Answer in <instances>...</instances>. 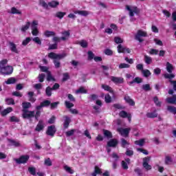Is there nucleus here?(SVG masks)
Returning a JSON list of instances; mask_svg holds the SVG:
<instances>
[{"label": "nucleus", "mask_w": 176, "mask_h": 176, "mask_svg": "<svg viewBox=\"0 0 176 176\" xmlns=\"http://www.w3.org/2000/svg\"><path fill=\"white\" fill-rule=\"evenodd\" d=\"M8 64V60L3 59L0 62V72L2 75H10L13 72V67L6 66Z\"/></svg>", "instance_id": "1"}, {"label": "nucleus", "mask_w": 176, "mask_h": 176, "mask_svg": "<svg viewBox=\"0 0 176 176\" xmlns=\"http://www.w3.org/2000/svg\"><path fill=\"white\" fill-rule=\"evenodd\" d=\"M66 56L67 54H57L54 52H51L48 54L49 58L54 60V63L56 68H60V61L58 60L64 58V57H66Z\"/></svg>", "instance_id": "2"}, {"label": "nucleus", "mask_w": 176, "mask_h": 176, "mask_svg": "<svg viewBox=\"0 0 176 176\" xmlns=\"http://www.w3.org/2000/svg\"><path fill=\"white\" fill-rule=\"evenodd\" d=\"M126 9L129 12V16L131 17V21H134L135 19L134 17V14H137L138 13V8L135 6H126Z\"/></svg>", "instance_id": "3"}, {"label": "nucleus", "mask_w": 176, "mask_h": 176, "mask_svg": "<svg viewBox=\"0 0 176 176\" xmlns=\"http://www.w3.org/2000/svg\"><path fill=\"white\" fill-rule=\"evenodd\" d=\"M98 175H102V176H110L109 171L105 170L104 173H102V170H101V168H100V167L96 166L94 167V170L91 174V176H97Z\"/></svg>", "instance_id": "4"}, {"label": "nucleus", "mask_w": 176, "mask_h": 176, "mask_svg": "<svg viewBox=\"0 0 176 176\" xmlns=\"http://www.w3.org/2000/svg\"><path fill=\"white\" fill-rule=\"evenodd\" d=\"M14 160L16 164H25V163H28V160H30V155H21L19 158H16Z\"/></svg>", "instance_id": "5"}, {"label": "nucleus", "mask_w": 176, "mask_h": 176, "mask_svg": "<svg viewBox=\"0 0 176 176\" xmlns=\"http://www.w3.org/2000/svg\"><path fill=\"white\" fill-rule=\"evenodd\" d=\"M147 35L148 34L146 31L139 30L135 36V39H136V41H138L139 42H142L144 40L141 38L147 36Z\"/></svg>", "instance_id": "6"}, {"label": "nucleus", "mask_w": 176, "mask_h": 176, "mask_svg": "<svg viewBox=\"0 0 176 176\" xmlns=\"http://www.w3.org/2000/svg\"><path fill=\"white\" fill-rule=\"evenodd\" d=\"M164 76L166 79H169V82H170V85H173V89L175 90V91H176V81L171 80L175 78V75H174V74H169L168 73H166L164 74Z\"/></svg>", "instance_id": "7"}, {"label": "nucleus", "mask_w": 176, "mask_h": 176, "mask_svg": "<svg viewBox=\"0 0 176 176\" xmlns=\"http://www.w3.org/2000/svg\"><path fill=\"white\" fill-rule=\"evenodd\" d=\"M32 34L34 36H38L39 30H38V21H33L31 24Z\"/></svg>", "instance_id": "8"}, {"label": "nucleus", "mask_w": 176, "mask_h": 176, "mask_svg": "<svg viewBox=\"0 0 176 176\" xmlns=\"http://www.w3.org/2000/svg\"><path fill=\"white\" fill-rule=\"evenodd\" d=\"M118 144H119V140H118V139L113 138L108 141L107 145L109 148H116Z\"/></svg>", "instance_id": "9"}, {"label": "nucleus", "mask_w": 176, "mask_h": 176, "mask_svg": "<svg viewBox=\"0 0 176 176\" xmlns=\"http://www.w3.org/2000/svg\"><path fill=\"white\" fill-rule=\"evenodd\" d=\"M118 53H131V50L130 48H127L126 47H124L122 45H119L118 46Z\"/></svg>", "instance_id": "10"}, {"label": "nucleus", "mask_w": 176, "mask_h": 176, "mask_svg": "<svg viewBox=\"0 0 176 176\" xmlns=\"http://www.w3.org/2000/svg\"><path fill=\"white\" fill-rule=\"evenodd\" d=\"M23 118H24V119H28V118H32L35 115L34 111H27V109H23Z\"/></svg>", "instance_id": "11"}, {"label": "nucleus", "mask_w": 176, "mask_h": 176, "mask_svg": "<svg viewBox=\"0 0 176 176\" xmlns=\"http://www.w3.org/2000/svg\"><path fill=\"white\" fill-rule=\"evenodd\" d=\"M8 47L10 48V50H11L12 53H19V50H17V45L14 43L10 41L8 43Z\"/></svg>", "instance_id": "12"}, {"label": "nucleus", "mask_w": 176, "mask_h": 176, "mask_svg": "<svg viewBox=\"0 0 176 176\" xmlns=\"http://www.w3.org/2000/svg\"><path fill=\"white\" fill-rule=\"evenodd\" d=\"M119 116H120V118H127L129 122H131V114L127 113V112L124 111L120 112Z\"/></svg>", "instance_id": "13"}, {"label": "nucleus", "mask_w": 176, "mask_h": 176, "mask_svg": "<svg viewBox=\"0 0 176 176\" xmlns=\"http://www.w3.org/2000/svg\"><path fill=\"white\" fill-rule=\"evenodd\" d=\"M111 79V81L113 82V83H116V85L123 83V78L122 77L112 76Z\"/></svg>", "instance_id": "14"}, {"label": "nucleus", "mask_w": 176, "mask_h": 176, "mask_svg": "<svg viewBox=\"0 0 176 176\" xmlns=\"http://www.w3.org/2000/svg\"><path fill=\"white\" fill-rule=\"evenodd\" d=\"M74 14H79L80 16H89V11H85V10H76L74 11Z\"/></svg>", "instance_id": "15"}, {"label": "nucleus", "mask_w": 176, "mask_h": 176, "mask_svg": "<svg viewBox=\"0 0 176 176\" xmlns=\"http://www.w3.org/2000/svg\"><path fill=\"white\" fill-rule=\"evenodd\" d=\"M124 100L126 101V102L127 104H129V105H131L132 107L135 105V102H134V100H133V99L130 98V96H126L124 97Z\"/></svg>", "instance_id": "16"}, {"label": "nucleus", "mask_w": 176, "mask_h": 176, "mask_svg": "<svg viewBox=\"0 0 176 176\" xmlns=\"http://www.w3.org/2000/svg\"><path fill=\"white\" fill-rule=\"evenodd\" d=\"M50 104V101L49 100H45L43 101L41 105L36 107V110L39 111L42 107H49V104Z\"/></svg>", "instance_id": "17"}, {"label": "nucleus", "mask_w": 176, "mask_h": 176, "mask_svg": "<svg viewBox=\"0 0 176 176\" xmlns=\"http://www.w3.org/2000/svg\"><path fill=\"white\" fill-rule=\"evenodd\" d=\"M8 142L11 144V145L12 146H15L16 148L19 147V146H21V144H20V142L12 140V139H8Z\"/></svg>", "instance_id": "18"}, {"label": "nucleus", "mask_w": 176, "mask_h": 176, "mask_svg": "<svg viewBox=\"0 0 176 176\" xmlns=\"http://www.w3.org/2000/svg\"><path fill=\"white\" fill-rule=\"evenodd\" d=\"M142 78L140 77H136L133 79L132 81L129 82V85L131 86L133 83H142Z\"/></svg>", "instance_id": "19"}, {"label": "nucleus", "mask_w": 176, "mask_h": 176, "mask_svg": "<svg viewBox=\"0 0 176 176\" xmlns=\"http://www.w3.org/2000/svg\"><path fill=\"white\" fill-rule=\"evenodd\" d=\"M62 35L63 36L61 37V40L62 41H67V39H68V38H69V31H65L63 32H62Z\"/></svg>", "instance_id": "20"}, {"label": "nucleus", "mask_w": 176, "mask_h": 176, "mask_svg": "<svg viewBox=\"0 0 176 176\" xmlns=\"http://www.w3.org/2000/svg\"><path fill=\"white\" fill-rule=\"evenodd\" d=\"M166 102L168 104H175L176 105V95H174L172 98H167Z\"/></svg>", "instance_id": "21"}, {"label": "nucleus", "mask_w": 176, "mask_h": 176, "mask_svg": "<svg viewBox=\"0 0 176 176\" xmlns=\"http://www.w3.org/2000/svg\"><path fill=\"white\" fill-rule=\"evenodd\" d=\"M43 130V121L40 120L36 127V131H42Z\"/></svg>", "instance_id": "22"}, {"label": "nucleus", "mask_w": 176, "mask_h": 176, "mask_svg": "<svg viewBox=\"0 0 176 176\" xmlns=\"http://www.w3.org/2000/svg\"><path fill=\"white\" fill-rule=\"evenodd\" d=\"M47 80L48 82H54V80H56L54 77L52 76V73L50 72H47Z\"/></svg>", "instance_id": "23"}, {"label": "nucleus", "mask_w": 176, "mask_h": 176, "mask_svg": "<svg viewBox=\"0 0 176 176\" xmlns=\"http://www.w3.org/2000/svg\"><path fill=\"white\" fill-rule=\"evenodd\" d=\"M60 5V3L58 1H52L51 2L48 3V6L50 8H57Z\"/></svg>", "instance_id": "24"}, {"label": "nucleus", "mask_w": 176, "mask_h": 176, "mask_svg": "<svg viewBox=\"0 0 176 176\" xmlns=\"http://www.w3.org/2000/svg\"><path fill=\"white\" fill-rule=\"evenodd\" d=\"M12 111H13V109L12 107H8L1 112V115L2 116H6V115H8V113H10Z\"/></svg>", "instance_id": "25"}, {"label": "nucleus", "mask_w": 176, "mask_h": 176, "mask_svg": "<svg viewBox=\"0 0 176 176\" xmlns=\"http://www.w3.org/2000/svg\"><path fill=\"white\" fill-rule=\"evenodd\" d=\"M65 118L64 128L67 129L69 126V123H71V118H69L68 116H65Z\"/></svg>", "instance_id": "26"}, {"label": "nucleus", "mask_w": 176, "mask_h": 176, "mask_svg": "<svg viewBox=\"0 0 176 176\" xmlns=\"http://www.w3.org/2000/svg\"><path fill=\"white\" fill-rule=\"evenodd\" d=\"M174 69V66L171 65L170 63H166V70L169 74H171L173 72V70Z\"/></svg>", "instance_id": "27"}, {"label": "nucleus", "mask_w": 176, "mask_h": 176, "mask_svg": "<svg viewBox=\"0 0 176 176\" xmlns=\"http://www.w3.org/2000/svg\"><path fill=\"white\" fill-rule=\"evenodd\" d=\"M44 35L47 38H50V36H54V35H56V33L54 32L47 30L44 32Z\"/></svg>", "instance_id": "28"}, {"label": "nucleus", "mask_w": 176, "mask_h": 176, "mask_svg": "<svg viewBox=\"0 0 176 176\" xmlns=\"http://www.w3.org/2000/svg\"><path fill=\"white\" fill-rule=\"evenodd\" d=\"M10 13H11V14H21V11H19L17 8H16L15 7H12L11 8V11L10 12Z\"/></svg>", "instance_id": "29"}, {"label": "nucleus", "mask_w": 176, "mask_h": 176, "mask_svg": "<svg viewBox=\"0 0 176 176\" xmlns=\"http://www.w3.org/2000/svg\"><path fill=\"white\" fill-rule=\"evenodd\" d=\"M30 25H31V23L27 22L25 25L22 26V28H21L22 32H25V31H27V30L30 28Z\"/></svg>", "instance_id": "30"}, {"label": "nucleus", "mask_w": 176, "mask_h": 176, "mask_svg": "<svg viewBox=\"0 0 176 176\" xmlns=\"http://www.w3.org/2000/svg\"><path fill=\"white\" fill-rule=\"evenodd\" d=\"M135 145H139L140 146H144L145 144V139H140L139 140L135 141Z\"/></svg>", "instance_id": "31"}, {"label": "nucleus", "mask_w": 176, "mask_h": 176, "mask_svg": "<svg viewBox=\"0 0 176 176\" xmlns=\"http://www.w3.org/2000/svg\"><path fill=\"white\" fill-rule=\"evenodd\" d=\"M96 104L98 106H95L94 107V109H95V111H96V112H98L99 109H100V107H101L102 105V102H101V100H96Z\"/></svg>", "instance_id": "32"}, {"label": "nucleus", "mask_w": 176, "mask_h": 176, "mask_svg": "<svg viewBox=\"0 0 176 176\" xmlns=\"http://www.w3.org/2000/svg\"><path fill=\"white\" fill-rule=\"evenodd\" d=\"M131 130L130 128H119L118 131V133H130Z\"/></svg>", "instance_id": "33"}, {"label": "nucleus", "mask_w": 176, "mask_h": 176, "mask_svg": "<svg viewBox=\"0 0 176 176\" xmlns=\"http://www.w3.org/2000/svg\"><path fill=\"white\" fill-rule=\"evenodd\" d=\"M146 116L147 118H157V113H156V111L147 113Z\"/></svg>", "instance_id": "34"}, {"label": "nucleus", "mask_w": 176, "mask_h": 176, "mask_svg": "<svg viewBox=\"0 0 176 176\" xmlns=\"http://www.w3.org/2000/svg\"><path fill=\"white\" fill-rule=\"evenodd\" d=\"M85 93H87V91L83 87H80L78 90L76 91V94H83Z\"/></svg>", "instance_id": "35"}, {"label": "nucleus", "mask_w": 176, "mask_h": 176, "mask_svg": "<svg viewBox=\"0 0 176 176\" xmlns=\"http://www.w3.org/2000/svg\"><path fill=\"white\" fill-rule=\"evenodd\" d=\"M126 145H130V143L127 142L124 138L121 139V146L122 148H126Z\"/></svg>", "instance_id": "36"}, {"label": "nucleus", "mask_w": 176, "mask_h": 176, "mask_svg": "<svg viewBox=\"0 0 176 176\" xmlns=\"http://www.w3.org/2000/svg\"><path fill=\"white\" fill-rule=\"evenodd\" d=\"M28 170L31 175H36V169L35 167H29Z\"/></svg>", "instance_id": "37"}, {"label": "nucleus", "mask_w": 176, "mask_h": 176, "mask_svg": "<svg viewBox=\"0 0 176 176\" xmlns=\"http://www.w3.org/2000/svg\"><path fill=\"white\" fill-rule=\"evenodd\" d=\"M57 129H56V126L54 125H52L48 127L47 133H56Z\"/></svg>", "instance_id": "38"}, {"label": "nucleus", "mask_w": 176, "mask_h": 176, "mask_svg": "<svg viewBox=\"0 0 176 176\" xmlns=\"http://www.w3.org/2000/svg\"><path fill=\"white\" fill-rule=\"evenodd\" d=\"M44 164L45 166H47L48 167H50V166H53V163L49 157L45 160Z\"/></svg>", "instance_id": "39"}, {"label": "nucleus", "mask_w": 176, "mask_h": 176, "mask_svg": "<svg viewBox=\"0 0 176 176\" xmlns=\"http://www.w3.org/2000/svg\"><path fill=\"white\" fill-rule=\"evenodd\" d=\"M6 85H13L16 83V79L14 78H10L6 81Z\"/></svg>", "instance_id": "40"}, {"label": "nucleus", "mask_w": 176, "mask_h": 176, "mask_svg": "<svg viewBox=\"0 0 176 176\" xmlns=\"http://www.w3.org/2000/svg\"><path fill=\"white\" fill-rule=\"evenodd\" d=\"M168 111L173 113V115L176 114V108L173 106H168Z\"/></svg>", "instance_id": "41"}, {"label": "nucleus", "mask_w": 176, "mask_h": 176, "mask_svg": "<svg viewBox=\"0 0 176 176\" xmlns=\"http://www.w3.org/2000/svg\"><path fill=\"white\" fill-rule=\"evenodd\" d=\"M142 74H143L144 76L148 78V76H150L151 75V72L148 69H142Z\"/></svg>", "instance_id": "42"}, {"label": "nucleus", "mask_w": 176, "mask_h": 176, "mask_svg": "<svg viewBox=\"0 0 176 176\" xmlns=\"http://www.w3.org/2000/svg\"><path fill=\"white\" fill-rule=\"evenodd\" d=\"M65 14H67V13L63 12H58L56 14V17H58V19H63V17H64Z\"/></svg>", "instance_id": "43"}, {"label": "nucleus", "mask_w": 176, "mask_h": 176, "mask_svg": "<svg viewBox=\"0 0 176 176\" xmlns=\"http://www.w3.org/2000/svg\"><path fill=\"white\" fill-rule=\"evenodd\" d=\"M144 61L146 64H151L152 63V58L151 56H148L146 55L144 56Z\"/></svg>", "instance_id": "44"}, {"label": "nucleus", "mask_w": 176, "mask_h": 176, "mask_svg": "<svg viewBox=\"0 0 176 176\" xmlns=\"http://www.w3.org/2000/svg\"><path fill=\"white\" fill-rule=\"evenodd\" d=\"M148 54H151V55H157L159 54V50H156V49H151L148 51Z\"/></svg>", "instance_id": "45"}, {"label": "nucleus", "mask_w": 176, "mask_h": 176, "mask_svg": "<svg viewBox=\"0 0 176 176\" xmlns=\"http://www.w3.org/2000/svg\"><path fill=\"white\" fill-rule=\"evenodd\" d=\"M102 89H103L106 91H109L110 93H112V88H111L109 86L107 85H102Z\"/></svg>", "instance_id": "46"}, {"label": "nucleus", "mask_w": 176, "mask_h": 176, "mask_svg": "<svg viewBox=\"0 0 176 176\" xmlns=\"http://www.w3.org/2000/svg\"><path fill=\"white\" fill-rule=\"evenodd\" d=\"M143 167L146 170V171H149V170H152V166L149 165V164L144 162L143 163Z\"/></svg>", "instance_id": "47"}, {"label": "nucleus", "mask_w": 176, "mask_h": 176, "mask_svg": "<svg viewBox=\"0 0 176 176\" xmlns=\"http://www.w3.org/2000/svg\"><path fill=\"white\" fill-rule=\"evenodd\" d=\"M33 42L37 45H42V41L39 37H34L32 38Z\"/></svg>", "instance_id": "48"}, {"label": "nucleus", "mask_w": 176, "mask_h": 176, "mask_svg": "<svg viewBox=\"0 0 176 176\" xmlns=\"http://www.w3.org/2000/svg\"><path fill=\"white\" fill-rule=\"evenodd\" d=\"M40 5L41 6H42L43 8H44V9H47L49 8V4H47L46 2H45V1L43 0H40Z\"/></svg>", "instance_id": "49"}, {"label": "nucleus", "mask_w": 176, "mask_h": 176, "mask_svg": "<svg viewBox=\"0 0 176 176\" xmlns=\"http://www.w3.org/2000/svg\"><path fill=\"white\" fill-rule=\"evenodd\" d=\"M64 169L65 170V171H67V173H69V174H74V170H72L71 167L68 166H65Z\"/></svg>", "instance_id": "50"}, {"label": "nucleus", "mask_w": 176, "mask_h": 176, "mask_svg": "<svg viewBox=\"0 0 176 176\" xmlns=\"http://www.w3.org/2000/svg\"><path fill=\"white\" fill-rule=\"evenodd\" d=\"M120 69H122V68H130V65L127 63H121L119 65Z\"/></svg>", "instance_id": "51"}, {"label": "nucleus", "mask_w": 176, "mask_h": 176, "mask_svg": "<svg viewBox=\"0 0 176 176\" xmlns=\"http://www.w3.org/2000/svg\"><path fill=\"white\" fill-rule=\"evenodd\" d=\"M114 42H116V43H123V39L119 36L115 37L114 38Z\"/></svg>", "instance_id": "52"}, {"label": "nucleus", "mask_w": 176, "mask_h": 176, "mask_svg": "<svg viewBox=\"0 0 176 176\" xmlns=\"http://www.w3.org/2000/svg\"><path fill=\"white\" fill-rule=\"evenodd\" d=\"M52 90L53 89L52 88H50V87L46 88L45 93L48 97H50V96H52Z\"/></svg>", "instance_id": "53"}, {"label": "nucleus", "mask_w": 176, "mask_h": 176, "mask_svg": "<svg viewBox=\"0 0 176 176\" xmlns=\"http://www.w3.org/2000/svg\"><path fill=\"white\" fill-rule=\"evenodd\" d=\"M30 42H31V38L28 37V38H26L25 40L23 41L22 45H23V46H27V44H28V43H30Z\"/></svg>", "instance_id": "54"}, {"label": "nucleus", "mask_w": 176, "mask_h": 176, "mask_svg": "<svg viewBox=\"0 0 176 176\" xmlns=\"http://www.w3.org/2000/svg\"><path fill=\"white\" fill-rule=\"evenodd\" d=\"M121 164H122V167L124 170L129 169V165H127V162H126V161H122Z\"/></svg>", "instance_id": "55"}, {"label": "nucleus", "mask_w": 176, "mask_h": 176, "mask_svg": "<svg viewBox=\"0 0 176 176\" xmlns=\"http://www.w3.org/2000/svg\"><path fill=\"white\" fill-rule=\"evenodd\" d=\"M137 151L138 152H141L144 155H149V152H148L146 150H145L144 148H137Z\"/></svg>", "instance_id": "56"}, {"label": "nucleus", "mask_w": 176, "mask_h": 176, "mask_svg": "<svg viewBox=\"0 0 176 176\" xmlns=\"http://www.w3.org/2000/svg\"><path fill=\"white\" fill-rule=\"evenodd\" d=\"M143 90H145L146 91H149L151 90V85L149 84H145L142 85Z\"/></svg>", "instance_id": "57"}, {"label": "nucleus", "mask_w": 176, "mask_h": 176, "mask_svg": "<svg viewBox=\"0 0 176 176\" xmlns=\"http://www.w3.org/2000/svg\"><path fill=\"white\" fill-rule=\"evenodd\" d=\"M105 102L109 103L111 101H112V98H111V96L109 94L105 95L104 97Z\"/></svg>", "instance_id": "58"}, {"label": "nucleus", "mask_w": 176, "mask_h": 176, "mask_svg": "<svg viewBox=\"0 0 176 176\" xmlns=\"http://www.w3.org/2000/svg\"><path fill=\"white\" fill-rule=\"evenodd\" d=\"M23 109H28V108H30V107H31V103L30 102H23Z\"/></svg>", "instance_id": "59"}, {"label": "nucleus", "mask_w": 176, "mask_h": 176, "mask_svg": "<svg viewBox=\"0 0 176 176\" xmlns=\"http://www.w3.org/2000/svg\"><path fill=\"white\" fill-rule=\"evenodd\" d=\"M28 96L30 97V101H32V102H34L35 100L34 99L33 96H34V92L33 91H30L28 92Z\"/></svg>", "instance_id": "60"}, {"label": "nucleus", "mask_w": 176, "mask_h": 176, "mask_svg": "<svg viewBox=\"0 0 176 176\" xmlns=\"http://www.w3.org/2000/svg\"><path fill=\"white\" fill-rule=\"evenodd\" d=\"M173 160H171V157L170 156H166L165 157V164H170Z\"/></svg>", "instance_id": "61"}, {"label": "nucleus", "mask_w": 176, "mask_h": 176, "mask_svg": "<svg viewBox=\"0 0 176 176\" xmlns=\"http://www.w3.org/2000/svg\"><path fill=\"white\" fill-rule=\"evenodd\" d=\"M45 74H41L38 76V82H42L45 80Z\"/></svg>", "instance_id": "62"}, {"label": "nucleus", "mask_w": 176, "mask_h": 176, "mask_svg": "<svg viewBox=\"0 0 176 176\" xmlns=\"http://www.w3.org/2000/svg\"><path fill=\"white\" fill-rule=\"evenodd\" d=\"M10 122H20V120L16 116H12L10 118Z\"/></svg>", "instance_id": "63"}, {"label": "nucleus", "mask_w": 176, "mask_h": 176, "mask_svg": "<svg viewBox=\"0 0 176 176\" xmlns=\"http://www.w3.org/2000/svg\"><path fill=\"white\" fill-rule=\"evenodd\" d=\"M94 58V54L91 51L88 52V60H93Z\"/></svg>", "instance_id": "64"}]
</instances>
